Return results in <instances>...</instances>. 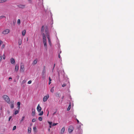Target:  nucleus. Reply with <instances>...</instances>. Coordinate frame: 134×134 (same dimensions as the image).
<instances>
[{
	"label": "nucleus",
	"instance_id": "obj_1",
	"mask_svg": "<svg viewBox=\"0 0 134 134\" xmlns=\"http://www.w3.org/2000/svg\"><path fill=\"white\" fill-rule=\"evenodd\" d=\"M2 98L8 104H10V99L7 95H4L2 96Z\"/></svg>",
	"mask_w": 134,
	"mask_h": 134
},
{
	"label": "nucleus",
	"instance_id": "obj_2",
	"mask_svg": "<svg viewBox=\"0 0 134 134\" xmlns=\"http://www.w3.org/2000/svg\"><path fill=\"white\" fill-rule=\"evenodd\" d=\"M10 32V30L8 29H6L4 30L2 32V33L4 34H8Z\"/></svg>",
	"mask_w": 134,
	"mask_h": 134
},
{
	"label": "nucleus",
	"instance_id": "obj_3",
	"mask_svg": "<svg viewBox=\"0 0 134 134\" xmlns=\"http://www.w3.org/2000/svg\"><path fill=\"white\" fill-rule=\"evenodd\" d=\"M73 127L72 126L70 125L69 126L68 129V131L69 133H71L73 130Z\"/></svg>",
	"mask_w": 134,
	"mask_h": 134
},
{
	"label": "nucleus",
	"instance_id": "obj_4",
	"mask_svg": "<svg viewBox=\"0 0 134 134\" xmlns=\"http://www.w3.org/2000/svg\"><path fill=\"white\" fill-rule=\"evenodd\" d=\"M20 70L22 72H24V66L22 63L21 64Z\"/></svg>",
	"mask_w": 134,
	"mask_h": 134
},
{
	"label": "nucleus",
	"instance_id": "obj_5",
	"mask_svg": "<svg viewBox=\"0 0 134 134\" xmlns=\"http://www.w3.org/2000/svg\"><path fill=\"white\" fill-rule=\"evenodd\" d=\"M49 97V96L48 94L47 96H44L43 97V101L44 102L46 101Z\"/></svg>",
	"mask_w": 134,
	"mask_h": 134
},
{
	"label": "nucleus",
	"instance_id": "obj_6",
	"mask_svg": "<svg viewBox=\"0 0 134 134\" xmlns=\"http://www.w3.org/2000/svg\"><path fill=\"white\" fill-rule=\"evenodd\" d=\"M46 72V67L45 66L43 67V71L42 73V75L43 76L45 75V73Z\"/></svg>",
	"mask_w": 134,
	"mask_h": 134
},
{
	"label": "nucleus",
	"instance_id": "obj_7",
	"mask_svg": "<svg viewBox=\"0 0 134 134\" xmlns=\"http://www.w3.org/2000/svg\"><path fill=\"white\" fill-rule=\"evenodd\" d=\"M37 109L38 112H40L42 110V108L40 107L39 104L38 105L37 108Z\"/></svg>",
	"mask_w": 134,
	"mask_h": 134
},
{
	"label": "nucleus",
	"instance_id": "obj_8",
	"mask_svg": "<svg viewBox=\"0 0 134 134\" xmlns=\"http://www.w3.org/2000/svg\"><path fill=\"white\" fill-rule=\"evenodd\" d=\"M14 101L12 100L11 102L10 107L11 108H13L14 107Z\"/></svg>",
	"mask_w": 134,
	"mask_h": 134
},
{
	"label": "nucleus",
	"instance_id": "obj_9",
	"mask_svg": "<svg viewBox=\"0 0 134 134\" xmlns=\"http://www.w3.org/2000/svg\"><path fill=\"white\" fill-rule=\"evenodd\" d=\"M45 31L46 33V35L47 36V37H48V35L49 36V34L48 32V30L47 28L45 29Z\"/></svg>",
	"mask_w": 134,
	"mask_h": 134
},
{
	"label": "nucleus",
	"instance_id": "obj_10",
	"mask_svg": "<svg viewBox=\"0 0 134 134\" xmlns=\"http://www.w3.org/2000/svg\"><path fill=\"white\" fill-rule=\"evenodd\" d=\"M19 65L18 64H16L15 65V71L17 72L19 69Z\"/></svg>",
	"mask_w": 134,
	"mask_h": 134
},
{
	"label": "nucleus",
	"instance_id": "obj_11",
	"mask_svg": "<svg viewBox=\"0 0 134 134\" xmlns=\"http://www.w3.org/2000/svg\"><path fill=\"white\" fill-rule=\"evenodd\" d=\"M18 7L20 8L23 9L25 8V5H18Z\"/></svg>",
	"mask_w": 134,
	"mask_h": 134
},
{
	"label": "nucleus",
	"instance_id": "obj_12",
	"mask_svg": "<svg viewBox=\"0 0 134 134\" xmlns=\"http://www.w3.org/2000/svg\"><path fill=\"white\" fill-rule=\"evenodd\" d=\"M32 116H34L35 114V110L34 109H32Z\"/></svg>",
	"mask_w": 134,
	"mask_h": 134
},
{
	"label": "nucleus",
	"instance_id": "obj_13",
	"mask_svg": "<svg viewBox=\"0 0 134 134\" xmlns=\"http://www.w3.org/2000/svg\"><path fill=\"white\" fill-rule=\"evenodd\" d=\"M65 130V128L64 127H63L61 129V134H63L64 131Z\"/></svg>",
	"mask_w": 134,
	"mask_h": 134
},
{
	"label": "nucleus",
	"instance_id": "obj_14",
	"mask_svg": "<svg viewBox=\"0 0 134 134\" xmlns=\"http://www.w3.org/2000/svg\"><path fill=\"white\" fill-rule=\"evenodd\" d=\"M42 36H43V41H46V38L45 35V34L44 33H43L42 34Z\"/></svg>",
	"mask_w": 134,
	"mask_h": 134
},
{
	"label": "nucleus",
	"instance_id": "obj_15",
	"mask_svg": "<svg viewBox=\"0 0 134 134\" xmlns=\"http://www.w3.org/2000/svg\"><path fill=\"white\" fill-rule=\"evenodd\" d=\"M47 38L48 40V42L49 44L51 46V40L50 37V36H48V37H47Z\"/></svg>",
	"mask_w": 134,
	"mask_h": 134
},
{
	"label": "nucleus",
	"instance_id": "obj_16",
	"mask_svg": "<svg viewBox=\"0 0 134 134\" xmlns=\"http://www.w3.org/2000/svg\"><path fill=\"white\" fill-rule=\"evenodd\" d=\"M43 42L44 43V45L45 47L47 48V46L46 41H43Z\"/></svg>",
	"mask_w": 134,
	"mask_h": 134
},
{
	"label": "nucleus",
	"instance_id": "obj_17",
	"mask_svg": "<svg viewBox=\"0 0 134 134\" xmlns=\"http://www.w3.org/2000/svg\"><path fill=\"white\" fill-rule=\"evenodd\" d=\"M11 63L12 64H15V61L14 59H11L10 61Z\"/></svg>",
	"mask_w": 134,
	"mask_h": 134
},
{
	"label": "nucleus",
	"instance_id": "obj_18",
	"mask_svg": "<svg viewBox=\"0 0 134 134\" xmlns=\"http://www.w3.org/2000/svg\"><path fill=\"white\" fill-rule=\"evenodd\" d=\"M26 31L25 30H24L22 32V35L23 36H24L26 34Z\"/></svg>",
	"mask_w": 134,
	"mask_h": 134
},
{
	"label": "nucleus",
	"instance_id": "obj_19",
	"mask_svg": "<svg viewBox=\"0 0 134 134\" xmlns=\"http://www.w3.org/2000/svg\"><path fill=\"white\" fill-rule=\"evenodd\" d=\"M25 118V116H23V117L22 119H21V120H20V123H21V122L24 120Z\"/></svg>",
	"mask_w": 134,
	"mask_h": 134
},
{
	"label": "nucleus",
	"instance_id": "obj_20",
	"mask_svg": "<svg viewBox=\"0 0 134 134\" xmlns=\"http://www.w3.org/2000/svg\"><path fill=\"white\" fill-rule=\"evenodd\" d=\"M71 103H70L69 105V106H68V108L67 109L68 111H69L70 109V108H71Z\"/></svg>",
	"mask_w": 134,
	"mask_h": 134
},
{
	"label": "nucleus",
	"instance_id": "obj_21",
	"mask_svg": "<svg viewBox=\"0 0 134 134\" xmlns=\"http://www.w3.org/2000/svg\"><path fill=\"white\" fill-rule=\"evenodd\" d=\"M31 128H28V132L29 133H31Z\"/></svg>",
	"mask_w": 134,
	"mask_h": 134
},
{
	"label": "nucleus",
	"instance_id": "obj_22",
	"mask_svg": "<svg viewBox=\"0 0 134 134\" xmlns=\"http://www.w3.org/2000/svg\"><path fill=\"white\" fill-rule=\"evenodd\" d=\"M21 43H22V42H21V40L20 39H19V41H18V43H19V45H20L21 44Z\"/></svg>",
	"mask_w": 134,
	"mask_h": 134
},
{
	"label": "nucleus",
	"instance_id": "obj_23",
	"mask_svg": "<svg viewBox=\"0 0 134 134\" xmlns=\"http://www.w3.org/2000/svg\"><path fill=\"white\" fill-rule=\"evenodd\" d=\"M43 111H40V113L38 114V115L39 116H41L43 115Z\"/></svg>",
	"mask_w": 134,
	"mask_h": 134
},
{
	"label": "nucleus",
	"instance_id": "obj_24",
	"mask_svg": "<svg viewBox=\"0 0 134 134\" xmlns=\"http://www.w3.org/2000/svg\"><path fill=\"white\" fill-rule=\"evenodd\" d=\"M44 26H42L41 29V31L42 32H43L44 30Z\"/></svg>",
	"mask_w": 134,
	"mask_h": 134
},
{
	"label": "nucleus",
	"instance_id": "obj_25",
	"mask_svg": "<svg viewBox=\"0 0 134 134\" xmlns=\"http://www.w3.org/2000/svg\"><path fill=\"white\" fill-rule=\"evenodd\" d=\"M19 112V111L18 110H16L15 111L14 113V114L15 115L17 114Z\"/></svg>",
	"mask_w": 134,
	"mask_h": 134
},
{
	"label": "nucleus",
	"instance_id": "obj_26",
	"mask_svg": "<svg viewBox=\"0 0 134 134\" xmlns=\"http://www.w3.org/2000/svg\"><path fill=\"white\" fill-rule=\"evenodd\" d=\"M37 62V60H36V59L35 60H34L33 63V64H36Z\"/></svg>",
	"mask_w": 134,
	"mask_h": 134
},
{
	"label": "nucleus",
	"instance_id": "obj_27",
	"mask_svg": "<svg viewBox=\"0 0 134 134\" xmlns=\"http://www.w3.org/2000/svg\"><path fill=\"white\" fill-rule=\"evenodd\" d=\"M54 87H52L50 90L51 92L52 93H53L54 91Z\"/></svg>",
	"mask_w": 134,
	"mask_h": 134
},
{
	"label": "nucleus",
	"instance_id": "obj_28",
	"mask_svg": "<svg viewBox=\"0 0 134 134\" xmlns=\"http://www.w3.org/2000/svg\"><path fill=\"white\" fill-rule=\"evenodd\" d=\"M38 120L40 121H42V118L41 116L39 117L38 118Z\"/></svg>",
	"mask_w": 134,
	"mask_h": 134
},
{
	"label": "nucleus",
	"instance_id": "obj_29",
	"mask_svg": "<svg viewBox=\"0 0 134 134\" xmlns=\"http://www.w3.org/2000/svg\"><path fill=\"white\" fill-rule=\"evenodd\" d=\"M33 130L34 131L36 132V127L35 126L33 127Z\"/></svg>",
	"mask_w": 134,
	"mask_h": 134
},
{
	"label": "nucleus",
	"instance_id": "obj_30",
	"mask_svg": "<svg viewBox=\"0 0 134 134\" xmlns=\"http://www.w3.org/2000/svg\"><path fill=\"white\" fill-rule=\"evenodd\" d=\"M7 0H1L0 2V3H2L6 2Z\"/></svg>",
	"mask_w": 134,
	"mask_h": 134
},
{
	"label": "nucleus",
	"instance_id": "obj_31",
	"mask_svg": "<svg viewBox=\"0 0 134 134\" xmlns=\"http://www.w3.org/2000/svg\"><path fill=\"white\" fill-rule=\"evenodd\" d=\"M17 23L18 24H20V19H18V20Z\"/></svg>",
	"mask_w": 134,
	"mask_h": 134
},
{
	"label": "nucleus",
	"instance_id": "obj_32",
	"mask_svg": "<svg viewBox=\"0 0 134 134\" xmlns=\"http://www.w3.org/2000/svg\"><path fill=\"white\" fill-rule=\"evenodd\" d=\"M4 18H5V17L4 16H0V19Z\"/></svg>",
	"mask_w": 134,
	"mask_h": 134
},
{
	"label": "nucleus",
	"instance_id": "obj_33",
	"mask_svg": "<svg viewBox=\"0 0 134 134\" xmlns=\"http://www.w3.org/2000/svg\"><path fill=\"white\" fill-rule=\"evenodd\" d=\"M16 128V126H14L13 128V130H15Z\"/></svg>",
	"mask_w": 134,
	"mask_h": 134
},
{
	"label": "nucleus",
	"instance_id": "obj_34",
	"mask_svg": "<svg viewBox=\"0 0 134 134\" xmlns=\"http://www.w3.org/2000/svg\"><path fill=\"white\" fill-rule=\"evenodd\" d=\"M17 105L18 106H20V102H18L17 103Z\"/></svg>",
	"mask_w": 134,
	"mask_h": 134
},
{
	"label": "nucleus",
	"instance_id": "obj_35",
	"mask_svg": "<svg viewBox=\"0 0 134 134\" xmlns=\"http://www.w3.org/2000/svg\"><path fill=\"white\" fill-rule=\"evenodd\" d=\"M48 123H49L50 125H51L52 124V122H50L49 121H48Z\"/></svg>",
	"mask_w": 134,
	"mask_h": 134
},
{
	"label": "nucleus",
	"instance_id": "obj_36",
	"mask_svg": "<svg viewBox=\"0 0 134 134\" xmlns=\"http://www.w3.org/2000/svg\"><path fill=\"white\" fill-rule=\"evenodd\" d=\"M32 122H34L36 121V120L35 119H33L32 120Z\"/></svg>",
	"mask_w": 134,
	"mask_h": 134
},
{
	"label": "nucleus",
	"instance_id": "obj_37",
	"mask_svg": "<svg viewBox=\"0 0 134 134\" xmlns=\"http://www.w3.org/2000/svg\"><path fill=\"white\" fill-rule=\"evenodd\" d=\"M58 123H54L53 125H52V126H55V125H57V124H58Z\"/></svg>",
	"mask_w": 134,
	"mask_h": 134
},
{
	"label": "nucleus",
	"instance_id": "obj_38",
	"mask_svg": "<svg viewBox=\"0 0 134 134\" xmlns=\"http://www.w3.org/2000/svg\"><path fill=\"white\" fill-rule=\"evenodd\" d=\"M61 53V51H60V53L59 54V55H58V58H61L60 57V53Z\"/></svg>",
	"mask_w": 134,
	"mask_h": 134
},
{
	"label": "nucleus",
	"instance_id": "obj_39",
	"mask_svg": "<svg viewBox=\"0 0 134 134\" xmlns=\"http://www.w3.org/2000/svg\"><path fill=\"white\" fill-rule=\"evenodd\" d=\"M2 57L3 58V59H5V56L4 54H3V55H2Z\"/></svg>",
	"mask_w": 134,
	"mask_h": 134
},
{
	"label": "nucleus",
	"instance_id": "obj_40",
	"mask_svg": "<svg viewBox=\"0 0 134 134\" xmlns=\"http://www.w3.org/2000/svg\"><path fill=\"white\" fill-rule=\"evenodd\" d=\"M31 80H30L28 82V83L29 84H31Z\"/></svg>",
	"mask_w": 134,
	"mask_h": 134
},
{
	"label": "nucleus",
	"instance_id": "obj_41",
	"mask_svg": "<svg viewBox=\"0 0 134 134\" xmlns=\"http://www.w3.org/2000/svg\"><path fill=\"white\" fill-rule=\"evenodd\" d=\"M65 86H66V84H64L62 85V86L63 87H64Z\"/></svg>",
	"mask_w": 134,
	"mask_h": 134
},
{
	"label": "nucleus",
	"instance_id": "obj_42",
	"mask_svg": "<svg viewBox=\"0 0 134 134\" xmlns=\"http://www.w3.org/2000/svg\"><path fill=\"white\" fill-rule=\"evenodd\" d=\"M49 81L50 82V81H51L52 80L50 78V77H49Z\"/></svg>",
	"mask_w": 134,
	"mask_h": 134
},
{
	"label": "nucleus",
	"instance_id": "obj_43",
	"mask_svg": "<svg viewBox=\"0 0 134 134\" xmlns=\"http://www.w3.org/2000/svg\"><path fill=\"white\" fill-rule=\"evenodd\" d=\"M12 118V116H10L9 118V121H10V119Z\"/></svg>",
	"mask_w": 134,
	"mask_h": 134
},
{
	"label": "nucleus",
	"instance_id": "obj_44",
	"mask_svg": "<svg viewBox=\"0 0 134 134\" xmlns=\"http://www.w3.org/2000/svg\"><path fill=\"white\" fill-rule=\"evenodd\" d=\"M18 109L19 110L20 109V106H18Z\"/></svg>",
	"mask_w": 134,
	"mask_h": 134
},
{
	"label": "nucleus",
	"instance_id": "obj_45",
	"mask_svg": "<svg viewBox=\"0 0 134 134\" xmlns=\"http://www.w3.org/2000/svg\"><path fill=\"white\" fill-rule=\"evenodd\" d=\"M76 120H77V123H79V120L78 119H76Z\"/></svg>",
	"mask_w": 134,
	"mask_h": 134
},
{
	"label": "nucleus",
	"instance_id": "obj_46",
	"mask_svg": "<svg viewBox=\"0 0 134 134\" xmlns=\"http://www.w3.org/2000/svg\"><path fill=\"white\" fill-rule=\"evenodd\" d=\"M47 111V112H48V114H47V116H48V114H49V111H48V110Z\"/></svg>",
	"mask_w": 134,
	"mask_h": 134
},
{
	"label": "nucleus",
	"instance_id": "obj_47",
	"mask_svg": "<svg viewBox=\"0 0 134 134\" xmlns=\"http://www.w3.org/2000/svg\"><path fill=\"white\" fill-rule=\"evenodd\" d=\"M9 80H12V78L11 77H10L9 78Z\"/></svg>",
	"mask_w": 134,
	"mask_h": 134
},
{
	"label": "nucleus",
	"instance_id": "obj_48",
	"mask_svg": "<svg viewBox=\"0 0 134 134\" xmlns=\"http://www.w3.org/2000/svg\"><path fill=\"white\" fill-rule=\"evenodd\" d=\"M0 59H2V55L0 54Z\"/></svg>",
	"mask_w": 134,
	"mask_h": 134
},
{
	"label": "nucleus",
	"instance_id": "obj_49",
	"mask_svg": "<svg viewBox=\"0 0 134 134\" xmlns=\"http://www.w3.org/2000/svg\"><path fill=\"white\" fill-rule=\"evenodd\" d=\"M3 43V42L1 41H0V44H1V43Z\"/></svg>",
	"mask_w": 134,
	"mask_h": 134
},
{
	"label": "nucleus",
	"instance_id": "obj_50",
	"mask_svg": "<svg viewBox=\"0 0 134 134\" xmlns=\"http://www.w3.org/2000/svg\"><path fill=\"white\" fill-rule=\"evenodd\" d=\"M7 112H8V114H9L10 113V111H9V110H8L7 111Z\"/></svg>",
	"mask_w": 134,
	"mask_h": 134
},
{
	"label": "nucleus",
	"instance_id": "obj_51",
	"mask_svg": "<svg viewBox=\"0 0 134 134\" xmlns=\"http://www.w3.org/2000/svg\"><path fill=\"white\" fill-rule=\"evenodd\" d=\"M51 83V81H50H50H49V85Z\"/></svg>",
	"mask_w": 134,
	"mask_h": 134
},
{
	"label": "nucleus",
	"instance_id": "obj_52",
	"mask_svg": "<svg viewBox=\"0 0 134 134\" xmlns=\"http://www.w3.org/2000/svg\"><path fill=\"white\" fill-rule=\"evenodd\" d=\"M48 131H50V129H48Z\"/></svg>",
	"mask_w": 134,
	"mask_h": 134
},
{
	"label": "nucleus",
	"instance_id": "obj_53",
	"mask_svg": "<svg viewBox=\"0 0 134 134\" xmlns=\"http://www.w3.org/2000/svg\"><path fill=\"white\" fill-rule=\"evenodd\" d=\"M5 46V45H4V44H3V45H2V47H4Z\"/></svg>",
	"mask_w": 134,
	"mask_h": 134
},
{
	"label": "nucleus",
	"instance_id": "obj_54",
	"mask_svg": "<svg viewBox=\"0 0 134 134\" xmlns=\"http://www.w3.org/2000/svg\"><path fill=\"white\" fill-rule=\"evenodd\" d=\"M55 64H54V68H53V69H54V67L55 66Z\"/></svg>",
	"mask_w": 134,
	"mask_h": 134
},
{
	"label": "nucleus",
	"instance_id": "obj_55",
	"mask_svg": "<svg viewBox=\"0 0 134 134\" xmlns=\"http://www.w3.org/2000/svg\"><path fill=\"white\" fill-rule=\"evenodd\" d=\"M49 127L50 128H51V127H52L51 125H50L49 126Z\"/></svg>",
	"mask_w": 134,
	"mask_h": 134
},
{
	"label": "nucleus",
	"instance_id": "obj_56",
	"mask_svg": "<svg viewBox=\"0 0 134 134\" xmlns=\"http://www.w3.org/2000/svg\"><path fill=\"white\" fill-rule=\"evenodd\" d=\"M64 96L63 97H62V99H63V98H64Z\"/></svg>",
	"mask_w": 134,
	"mask_h": 134
},
{
	"label": "nucleus",
	"instance_id": "obj_57",
	"mask_svg": "<svg viewBox=\"0 0 134 134\" xmlns=\"http://www.w3.org/2000/svg\"><path fill=\"white\" fill-rule=\"evenodd\" d=\"M2 59H0V62L1 61H2Z\"/></svg>",
	"mask_w": 134,
	"mask_h": 134
},
{
	"label": "nucleus",
	"instance_id": "obj_58",
	"mask_svg": "<svg viewBox=\"0 0 134 134\" xmlns=\"http://www.w3.org/2000/svg\"><path fill=\"white\" fill-rule=\"evenodd\" d=\"M55 113H56V112H55V113H54V114H53V115L54 114H55Z\"/></svg>",
	"mask_w": 134,
	"mask_h": 134
},
{
	"label": "nucleus",
	"instance_id": "obj_59",
	"mask_svg": "<svg viewBox=\"0 0 134 134\" xmlns=\"http://www.w3.org/2000/svg\"><path fill=\"white\" fill-rule=\"evenodd\" d=\"M23 82H24V80H23Z\"/></svg>",
	"mask_w": 134,
	"mask_h": 134
},
{
	"label": "nucleus",
	"instance_id": "obj_60",
	"mask_svg": "<svg viewBox=\"0 0 134 134\" xmlns=\"http://www.w3.org/2000/svg\"><path fill=\"white\" fill-rule=\"evenodd\" d=\"M28 0L29 1H31V0Z\"/></svg>",
	"mask_w": 134,
	"mask_h": 134
}]
</instances>
